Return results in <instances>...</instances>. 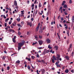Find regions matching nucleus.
Masks as SVG:
<instances>
[{"mask_svg": "<svg viewBox=\"0 0 74 74\" xmlns=\"http://www.w3.org/2000/svg\"><path fill=\"white\" fill-rule=\"evenodd\" d=\"M41 71H42V74H44V73H45V70L44 69H41Z\"/></svg>", "mask_w": 74, "mask_h": 74, "instance_id": "5", "label": "nucleus"}, {"mask_svg": "<svg viewBox=\"0 0 74 74\" xmlns=\"http://www.w3.org/2000/svg\"><path fill=\"white\" fill-rule=\"evenodd\" d=\"M40 23H39L36 29V31H38V29H39V27H40Z\"/></svg>", "mask_w": 74, "mask_h": 74, "instance_id": "4", "label": "nucleus"}, {"mask_svg": "<svg viewBox=\"0 0 74 74\" xmlns=\"http://www.w3.org/2000/svg\"><path fill=\"white\" fill-rule=\"evenodd\" d=\"M61 21H63L64 20V19H63V17L61 18Z\"/></svg>", "mask_w": 74, "mask_h": 74, "instance_id": "53", "label": "nucleus"}, {"mask_svg": "<svg viewBox=\"0 0 74 74\" xmlns=\"http://www.w3.org/2000/svg\"><path fill=\"white\" fill-rule=\"evenodd\" d=\"M52 62L53 63H55V61L54 60V59H52Z\"/></svg>", "mask_w": 74, "mask_h": 74, "instance_id": "35", "label": "nucleus"}, {"mask_svg": "<svg viewBox=\"0 0 74 74\" xmlns=\"http://www.w3.org/2000/svg\"><path fill=\"white\" fill-rule=\"evenodd\" d=\"M36 57L37 58H39V57H40V56H39V55H38V54H37V55H36Z\"/></svg>", "mask_w": 74, "mask_h": 74, "instance_id": "43", "label": "nucleus"}, {"mask_svg": "<svg viewBox=\"0 0 74 74\" xmlns=\"http://www.w3.org/2000/svg\"><path fill=\"white\" fill-rule=\"evenodd\" d=\"M11 22H12V21L10 20V22H9V25H11Z\"/></svg>", "mask_w": 74, "mask_h": 74, "instance_id": "36", "label": "nucleus"}, {"mask_svg": "<svg viewBox=\"0 0 74 74\" xmlns=\"http://www.w3.org/2000/svg\"><path fill=\"white\" fill-rule=\"evenodd\" d=\"M30 34V33L29 32H27V35H29Z\"/></svg>", "mask_w": 74, "mask_h": 74, "instance_id": "37", "label": "nucleus"}, {"mask_svg": "<svg viewBox=\"0 0 74 74\" xmlns=\"http://www.w3.org/2000/svg\"><path fill=\"white\" fill-rule=\"evenodd\" d=\"M8 20H9V18H7L6 19L5 21V22H7V21H8Z\"/></svg>", "mask_w": 74, "mask_h": 74, "instance_id": "26", "label": "nucleus"}, {"mask_svg": "<svg viewBox=\"0 0 74 74\" xmlns=\"http://www.w3.org/2000/svg\"><path fill=\"white\" fill-rule=\"evenodd\" d=\"M31 21H34V18H31Z\"/></svg>", "mask_w": 74, "mask_h": 74, "instance_id": "56", "label": "nucleus"}, {"mask_svg": "<svg viewBox=\"0 0 74 74\" xmlns=\"http://www.w3.org/2000/svg\"><path fill=\"white\" fill-rule=\"evenodd\" d=\"M31 58L32 59H34L35 58V57L33 56H32Z\"/></svg>", "mask_w": 74, "mask_h": 74, "instance_id": "46", "label": "nucleus"}, {"mask_svg": "<svg viewBox=\"0 0 74 74\" xmlns=\"http://www.w3.org/2000/svg\"><path fill=\"white\" fill-rule=\"evenodd\" d=\"M12 25H13V26H15V25H16V24H15V23H12Z\"/></svg>", "mask_w": 74, "mask_h": 74, "instance_id": "38", "label": "nucleus"}, {"mask_svg": "<svg viewBox=\"0 0 74 74\" xmlns=\"http://www.w3.org/2000/svg\"><path fill=\"white\" fill-rule=\"evenodd\" d=\"M72 3V0H69V3L70 4H71Z\"/></svg>", "mask_w": 74, "mask_h": 74, "instance_id": "42", "label": "nucleus"}, {"mask_svg": "<svg viewBox=\"0 0 74 74\" xmlns=\"http://www.w3.org/2000/svg\"><path fill=\"white\" fill-rule=\"evenodd\" d=\"M27 68L28 69H29V70H30V67L29 66H27Z\"/></svg>", "mask_w": 74, "mask_h": 74, "instance_id": "49", "label": "nucleus"}, {"mask_svg": "<svg viewBox=\"0 0 74 74\" xmlns=\"http://www.w3.org/2000/svg\"><path fill=\"white\" fill-rule=\"evenodd\" d=\"M64 8H68V7H67V5H64Z\"/></svg>", "mask_w": 74, "mask_h": 74, "instance_id": "17", "label": "nucleus"}, {"mask_svg": "<svg viewBox=\"0 0 74 74\" xmlns=\"http://www.w3.org/2000/svg\"><path fill=\"white\" fill-rule=\"evenodd\" d=\"M73 55H74V52H72L71 54V56H73Z\"/></svg>", "mask_w": 74, "mask_h": 74, "instance_id": "31", "label": "nucleus"}, {"mask_svg": "<svg viewBox=\"0 0 74 74\" xmlns=\"http://www.w3.org/2000/svg\"><path fill=\"white\" fill-rule=\"evenodd\" d=\"M27 25H29L30 26V27H32V23L31 22H28V21L27 22Z\"/></svg>", "mask_w": 74, "mask_h": 74, "instance_id": "2", "label": "nucleus"}, {"mask_svg": "<svg viewBox=\"0 0 74 74\" xmlns=\"http://www.w3.org/2000/svg\"><path fill=\"white\" fill-rule=\"evenodd\" d=\"M48 8L49 10H51V6L49 5H48Z\"/></svg>", "mask_w": 74, "mask_h": 74, "instance_id": "21", "label": "nucleus"}, {"mask_svg": "<svg viewBox=\"0 0 74 74\" xmlns=\"http://www.w3.org/2000/svg\"><path fill=\"white\" fill-rule=\"evenodd\" d=\"M53 59L54 60H57V59L56 58V57H55L54 56H53Z\"/></svg>", "mask_w": 74, "mask_h": 74, "instance_id": "15", "label": "nucleus"}, {"mask_svg": "<svg viewBox=\"0 0 74 74\" xmlns=\"http://www.w3.org/2000/svg\"><path fill=\"white\" fill-rule=\"evenodd\" d=\"M25 42H22L19 43L18 44V51H19L21 49V47L24 45Z\"/></svg>", "mask_w": 74, "mask_h": 74, "instance_id": "1", "label": "nucleus"}, {"mask_svg": "<svg viewBox=\"0 0 74 74\" xmlns=\"http://www.w3.org/2000/svg\"><path fill=\"white\" fill-rule=\"evenodd\" d=\"M54 48H55L56 50L57 51L58 49V46L57 45H56L54 47Z\"/></svg>", "mask_w": 74, "mask_h": 74, "instance_id": "11", "label": "nucleus"}, {"mask_svg": "<svg viewBox=\"0 0 74 74\" xmlns=\"http://www.w3.org/2000/svg\"><path fill=\"white\" fill-rule=\"evenodd\" d=\"M69 69H66L65 71V72L66 73H69Z\"/></svg>", "mask_w": 74, "mask_h": 74, "instance_id": "20", "label": "nucleus"}, {"mask_svg": "<svg viewBox=\"0 0 74 74\" xmlns=\"http://www.w3.org/2000/svg\"><path fill=\"white\" fill-rule=\"evenodd\" d=\"M1 69H2L1 71H2V72H3V71H4V69L3 68H1Z\"/></svg>", "mask_w": 74, "mask_h": 74, "instance_id": "60", "label": "nucleus"}, {"mask_svg": "<svg viewBox=\"0 0 74 74\" xmlns=\"http://www.w3.org/2000/svg\"><path fill=\"white\" fill-rule=\"evenodd\" d=\"M39 38H42V36L39 35Z\"/></svg>", "mask_w": 74, "mask_h": 74, "instance_id": "44", "label": "nucleus"}, {"mask_svg": "<svg viewBox=\"0 0 74 74\" xmlns=\"http://www.w3.org/2000/svg\"><path fill=\"white\" fill-rule=\"evenodd\" d=\"M5 57L4 56H3L2 58L3 60H5Z\"/></svg>", "mask_w": 74, "mask_h": 74, "instance_id": "32", "label": "nucleus"}, {"mask_svg": "<svg viewBox=\"0 0 74 74\" xmlns=\"http://www.w3.org/2000/svg\"><path fill=\"white\" fill-rule=\"evenodd\" d=\"M37 48L38 49H43V47H38Z\"/></svg>", "mask_w": 74, "mask_h": 74, "instance_id": "16", "label": "nucleus"}, {"mask_svg": "<svg viewBox=\"0 0 74 74\" xmlns=\"http://www.w3.org/2000/svg\"><path fill=\"white\" fill-rule=\"evenodd\" d=\"M59 62H60V61H58V62H56V65L58 64L59 63Z\"/></svg>", "mask_w": 74, "mask_h": 74, "instance_id": "29", "label": "nucleus"}, {"mask_svg": "<svg viewBox=\"0 0 74 74\" xmlns=\"http://www.w3.org/2000/svg\"><path fill=\"white\" fill-rule=\"evenodd\" d=\"M14 5H15V6H17V2H16V1H14Z\"/></svg>", "mask_w": 74, "mask_h": 74, "instance_id": "9", "label": "nucleus"}, {"mask_svg": "<svg viewBox=\"0 0 74 74\" xmlns=\"http://www.w3.org/2000/svg\"><path fill=\"white\" fill-rule=\"evenodd\" d=\"M37 0H35L34 2V4H36V3L37 2Z\"/></svg>", "mask_w": 74, "mask_h": 74, "instance_id": "55", "label": "nucleus"}, {"mask_svg": "<svg viewBox=\"0 0 74 74\" xmlns=\"http://www.w3.org/2000/svg\"><path fill=\"white\" fill-rule=\"evenodd\" d=\"M34 3H33L32 5V7H34Z\"/></svg>", "mask_w": 74, "mask_h": 74, "instance_id": "59", "label": "nucleus"}, {"mask_svg": "<svg viewBox=\"0 0 74 74\" xmlns=\"http://www.w3.org/2000/svg\"><path fill=\"white\" fill-rule=\"evenodd\" d=\"M41 62H42L44 64H45V61L44 60H41Z\"/></svg>", "mask_w": 74, "mask_h": 74, "instance_id": "28", "label": "nucleus"}, {"mask_svg": "<svg viewBox=\"0 0 74 74\" xmlns=\"http://www.w3.org/2000/svg\"><path fill=\"white\" fill-rule=\"evenodd\" d=\"M36 73L37 74H40V73H38V70H37Z\"/></svg>", "mask_w": 74, "mask_h": 74, "instance_id": "51", "label": "nucleus"}, {"mask_svg": "<svg viewBox=\"0 0 74 74\" xmlns=\"http://www.w3.org/2000/svg\"><path fill=\"white\" fill-rule=\"evenodd\" d=\"M43 42V41L42 40H39L38 41V42L40 45H42Z\"/></svg>", "mask_w": 74, "mask_h": 74, "instance_id": "3", "label": "nucleus"}, {"mask_svg": "<svg viewBox=\"0 0 74 74\" xmlns=\"http://www.w3.org/2000/svg\"><path fill=\"white\" fill-rule=\"evenodd\" d=\"M4 52L5 53H7V51H4Z\"/></svg>", "mask_w": 74, "mask_h": 74, "instance_id": "62", "label": "nucleus"}, {"mask_svg": "<svg viewBox=\"0 0 74 74\" xmlns=\"http://www.w3.org/2000/svg\"><path fill=\"white\" fill-rule=\"evenodd\" d=\"M17 25L18 26H19V27H22V25H21V24H17Z\"/></svg>", "mask_w": 74, "mask_h": 74, "instance_id": "19", "label": "nucleus"}, {"mask_svg": "<svg viewBox=\"0 0 74 74\" xmlns=\"http://www.w3.org/2000/svg\"><path fill=\"white\" fill-rule=\"evenodd\" d=\"M7 23H5L4 24L5 27H7Z\"/></svg>", "mask_w": 74, "mask_h": 74, "instance_id": "45", "label": "nucleus"}, {"mask_svg": "<svg viewBox=\"0 0 74 74\" xmlns=\"http://www.w3.org/2000/svg\"><path fill=\"white\" fill-rule=\"evenodd\" d=\"M37 12H38V10H36V11L35 15H36V14H37Z\"/></svg>", "mask_w": 74, "mask_h": 74, "instance_id": "57", "label": "nucleus"}, {"mask_svg": "<svg viewBox=\"0 0 74 74\" xmlns=\"http://www.w3.org/2000/svg\"><path fill=\"white\" fill-rule=\"evenodd\" d=\"M71 73H74V70H72L71 71Z\"/></svg>", "mask_w": 74, "mask_h": 74, "instance_id": "50", "label": "nucleus"}, {"mask_svg": "<svg viewBox=\"0 0 74 74\" xmlns=\"http://www.w3.org/2000/svg\"><path fill=\"white\" fill-rule=\"evenodd\" d=\"M60 57V55L59 54H57L56 56V58L57 59H59Z\"/></svg>", "mask_w": 74, "mask_h": 74, "instance_id": "10", "label": "nucleus"}, {"mask_svg": "<svg viewBox=\"0 0 74 74\" xmlns=\"http://www.w3.org/2000/svg\"><path fill=\"white\" fill-rule=\"evenodd\" d=\"M12 41L13 42H14V43H15L16 42V40H15V38H12Z\"/></svg>", "mask_w": 74, "mask_h": 74, "instance_id": "18", "label": "nucleus"}, {"mask_svg": "<svg viewBox=\"0 0 74 74\" xmlns=\"http://www.w3.org/2000/svg\"><path fill=\"white\" fill-rule=\"evenodd\" d=\"M47 43H50V42H51V41L50 40V39H49L48 38L47 39Z\"/></svg>", "mask_w": 74, "mask_h": 74, "instance_id": "8", "label": "nucleus"}, {"mask_svg": "<svg viewBox=\"0 0 74 74\" xmlns=\"http://www.w3.org/2000/svg\"><path fill=\"white\" fill-rule=\"evenodd\" d=\"M40 33H42V29L40 30Z\"/></svg>", "mask_w": 74, "mask_h": 74, "instance_id": "30", "label": "nucleus"}, {"mask_svg": "<svg viewBox=\"0 0 74 74\" xmlns=\"http://www.w3.org/2000/svg\"><path fill=\"white\" fill-rule=\"evenodd\" d=\"M56 65V66H57V67H60V65L58 64H57Z\"/></svg>", "mask_w": 74, "mask_h": 74, "instance_id": "48", "label": "nucleus"}, {"mask_svg": "<svg viewBox=\"0 0 74 74\" xmlns=\"http://www.w3.org/2000/svg\"><path fill=\"white\" fill-rule=\"evenodd\" d=\"M20 62L21 61H20L19 60H18L16 62V63H18V64H20Z\"/></svg>", "mask_w": 74, "mask_h": 74, "instance_id": "12", "label": "nucleus"}, {"mask_svg": "<svg viewBox=\"0 0 74 74\" xmlns=\"http://www.w3.org/2000/svg\"><path fill=\"white\" fill-rule=\"evenodd\" d=\"M49 50H47V51H46V53H48V52H49Z\"/></svg>", "mask_w": 74, "mask_h": 74, "instance_id": "58", "label": "nucleus"}, {"mask_svg": "<svg viewBox=\"0 0 74 74\" xmlns=\"http://www.w3.org/2000/svg\"><path fill=\"white\" fill-rule=\"evenodd\" d=\"M62 8H63V7H61L59 10V11H61V13H63V10H62Z\"/></svg>", "mask_w": 74, "mask_h": 74, "instance_id": "6", "label": "nucleus"}, {"mask_svg": "<svg viewBox=\"0 0 74 74\" xmlns=\"http://www.w3.org/2000/svg\"><path fill=\"white\" fill-rule=\"evenodd\" d=\"M7 70H9L10 69V67L8 66L7 67Z\"/></svg>", "mask_w": 74, "mask_h": 74, "instance_id": "47", "label": "nucleus"}, {"mask_svg": "<svg viewBox=\"0 0 74 74\" xmlns=\"http://www.w3.org/2000/svg\"><path fill=\"white\" fill-rule=\"evenodd\" d=\"M35 38L36 40H38V37H37V36H35Z\"/></svg>", "mask_w": 74, "mask_h": 74, "instance_id": "39", "label": "nucleus"}, {"mask_svg": "<svg viewBox=\"0 0 74 74\" xmlns=\"http://www.w3.org/2000/svg\"><path fill=\"white\" fill-rule=\"evenodd\" d=\"M72 47V44H71L69 46V48L68 49V51L69 52L70 51V48Z\"/></svg>", "mask_w": 74, "mask_h": 74, "instance_id": "7", "label": "nucleus"}, {"mask_svg": "<svg viewBox=\"0 0 74 74\" xmlns=\"http://www.w3.org/2000/svg\"><path fill=\"white\" fill-rule=\"evenodd\" d=\"M21 25H23L24 24V22H23V21H22L21 23Z\"/></svg>", "mask_w": 74, "mask_h": 74, "instance_id": "52", "label": "nucleus"}, {"mask_svg": "<svg viewBox=\"0 0 74 74\" xmlns=\"http://www.w3.org/2000/svg\"><path fill=\"white\" fill-rule=\"evenodd\" d=\"M66 42H67V44H69V40H67Z\"/></svg>", "mask_w": 74, "mask_h": 74, "instance_id": "54", "label": "nucleus"}, {"mask_svg": "<svg viewBox=\"0 0 74 74\" xmlns=\"http://www.w3.org/2000/svg\"><path fill=\"white\" fill-rule=\"evenodd\" d=\"M18 34L19 35V36H20L21 35V32H19V31H18Z\"/></svg>", "mask_w": 74, "mask_h": 74, "instance_id": "24", "label": "nucleus"}, {"mask_svg": "<svg viewBox=\"0 0 74 74\" xmlns=\"http://www.w3.org/2000/svg\"><path fill=\"white\" fill-rule=\"evenodd\" d=\"M59 26L60 27H62V25H61V24H59Z\"/></svg>", "mask_w": 74, "mask_h": 74, "instance_id": "61", "label": "nucleus"}, {"mask_svg": "<svg viewBox=\"0 0 74 74\" xmlns=\"http://www.w3.org/2000/svg\"><path fill=\"white\" fill-rule=\"evenodd\" d=\"M3 18H4V19H6V16H5V15H3Z\"/></svg>", "mask_w": 74, "mask_h": 74, "instance_id": "41", "label": "nucleus"}, {"mask_svg": "<svg viewBox=\"0 0 74 74\" xmlns=\"http://www.w3.org/2000/svg\"><path fill=\"white\" fill-rule=\"evenodd\" d=\"M48 48H49L50 49H52V47L50 46V45H49L48 46Z\"/></svg>", "mask_w": 74, "mask_h": 74, "instance_id": "33", "label": "nucleus"}, {"mask_svg": "<svg viewBox=\"0 0 74 74\" xmlns=\"http://www.w3.org/2000/svg\"><path fill=\"white\" fill-rule=\"evenodd\" d=\"M41 6H42V5L41 4V3L40 2L39 5V7H41Z\"/></svg>", "mask_w": 74, "mask_h": 74, "instance_id": "27", "label": "nucleus"}, {"mask_svg": "<svg viewBox=\"0 0 74 74\" xmlns=\"http://www.w3.org/2000/svg\"><path fill=\"white\" fill-rule=\"evenodd\" d=\"M37 8V5H35V8L36 9V8Z\"/></svg>", "mask_w": 74, "mask_h": 74, "instance_id": "64", "label": "nucleus"}, {"mask_svg": "<svg viewBox=\"0 0 74 74\" xmlns=\"http://www.w3.org/2000/svg\"><path fill=\"white\" fill-rule=\"evenodd\" d=\"M66 33L68 35V36H69V30H67L66 32Z\"/></svg>", "mask_w": 74, "mask_h": 74, "instance_id": "23", "label": "nucleus"}, {"mask_svg": "<svg viewBox=\"0 0 74 74\" xmlns=\"http://www.w3.org/2000/svg\"><path fill=\"white\" fill-rule=\"evenodd\" d=\"M46 53V51H44V52L42 53V55H45V54Z\"/></svg>", "mask_w": 74, "mask_h": 74, "instance_id": "40", "label": "nucleus"}, {"mask_svg": "<svg viewBox=\"0 0 74 74\" xmlns=\"http://www.w3.org/2000/svg\"><path fill=\"white\" fill-rule=\"evenodd\" d=\"M24 10H23V11H21V16H23V14H24V12H24Z\"/></svg>", "mask_w": 74, "mask_h": 74, "instance_id": "14", "label": "nucleus"}, {"mask_svg": "<svg viewBox=\"0 0 74 74\" xmlns=\"http://www.w3.org/2000/svg\"><path fill=\"white\" fill-rule=\"evenodd\" d=\"M37 43V42H36L35 43H33L32 45H35V44H36Z\"/></svg>", "mask_w": 74, "mask_h": 74, "instance_id": "34", "label": "nucleus"}, {"mask_svg": "<svg viewBox=\"0 0 74 74\" xmlns=\"http://www.w3.org/2000/svg\"><path fill=\"white\" fill-rule=\"evenodd\" d=\"M59 60L60 61H61V60H62V58H59Z\"/></svg>", "mask_w": 74, "mask_h": 74, "instance_id": "63", "label": "nucleus"}, {"mask_svg": "<svg viewBox=\"0 0 74 74\" xmlns=\"http://www.w3.org/2000/svg\"><path fill=\"white\" fill-rule=\"evenodd\" d=\"M65 58L66 59H67V60H69V57L67 56H65Z\"/></svg>", "mask_w": 74, "mask_h": 74, "instance_id": "13", "label": "nucleus"}, {"mask_svg": "<svg viewBox=\"0 0 74 74\" xmlns=\"http://www.w3.org/2000/svg\"><path fill=\"white\" fill-rule=\"evenodd\" d=\"M66 3V1H63L62 4V5H64V3Z\"/></svg>", "mask_w": 74, "mask_h": 74, "instance_id": "22", "label": "nucleus"}, {"mask_svg": "<svg viewBox=\"0 0 74 74\" xmlns=\"http://www.w3.org/2000/svg\"><path fill=\"white\" fill-rule=\"evenodd\" d=\"M16 20L18 22H19V21H20V18L19 17H18L16 19Z\"/></svg>", "mask_w": 74, "mask_h": 74, "instance_id": "25", "label": "nucleus"}]
</instances>
